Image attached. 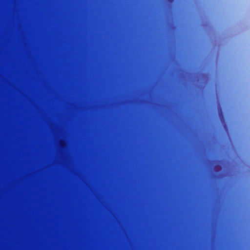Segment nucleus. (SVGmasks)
I'll list each match as a JSON object with an SVG mask.
<instances>
[{"label":"nucleus","mask_w":250,"mask_h":250,"mask_svg":"<svg viewBox=\"0 0 250 250\" xmlns=\"http://www.w3.org/2000/svg\"><path fill=\"white\" fill-rule=\"evenodd\" d=\"M174 0H168V1H169L170 2H172L174 1Z\"/></svg>","instance_id":"1"}]
</instances>
